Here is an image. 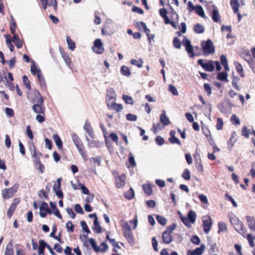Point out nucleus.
Instances as JSON below:
<instances>
[{
    "instance_id": "f257e3e1",
    "label": "nucleus",
    "mask_w": 255,
    "mask_h": 255,
    "mask_svg": "<svg viewBox=\"0 0 255 255\" xmlns=\"http://www.w3.org/2000/svg\"><path fill=\"white\" fill-rule=\"evenodd\" d=\"M229 218L232 225L234 226L235 230L241 235L245 234L243 229L244 224L235 215L231 214L229 215Z\"/></svg>"
},
{
    "instance_id": "f03ea898",
    "label": "nucleus",
    "mask_w": 255,
    "mask_h": 255,
    "mask_svg": "<svg viewBox=\"0 0 255 255\" xmlns=\"http://www.w3.org/2000/svg\"><path fill=\"white\" fill-rule=\"evenodd\" d=\"M34 95L37 98H38V97H39V99L37 101V103L34 104L32 106V109L35 113L39 114H44V109L42 107V105L44 102V99L40 95L39 92L37 90L35 91Z\"/></svg>"
},
{
    "instance_id": "7ed1b4c3",
    "label": "nucleus",
    "mask_w": 255,
    "mask_h": 255,
    "mask_svg": "<svg viewBox=\"0 0 255 255\" xmlns=\"http://www.w3.org/2000/svg\"><path fill=\"white\" fill-rule=\"evenodd\" d=\"M201 47L204 54L206 56L215 52V47L212 40L210 39L207 41H203L201 42Z\"/></svg>"
},
{
    "instance_id": "20e7f679",
    "label": "nucleus",
    "mask_w": 255,
    "mask_h": 255,
    "mask_svg": "<svg viewBox=\"0 0 255 255\" xmlns=\"http://www.w3.org/2000/svg\"><path fill=\"white\" fill-rule=\"evenodd\" d=\"M198 63L206 71L212 72L214 70V62L212 60H209L208 63H204L203 59L198 60Z\"/></svg>"
},
{
    "instance_id": "39448f33",
    "label": "nucleus",
    "mask_w": 255,
    "mask_h": 255,
    "mask_svg": "<svg viewBox=\"0 0 255 255\" xmlns=\"http://www.w3.org/2000/svg\"><path fill=\"white\" fill-rule=\"evenodd\" d=\"M106 101L107 106L116 102V93L113 88H109L107 92Z\"/></svg>"
},
{
    "instance_id": "423d86ee",
    "label": "nucleus",
    "mask_w": 255,
    "mask_h": 255,
    "mask_svg": "<svg viewBox=\"0 0 255 255\" xmlns=\"http://www.w3.org/2000/svg\"><path fill=\"white\" fill-rule=\"evenodd\" d=\"M18 188V184H15L10 188L5 189L2 194L5 198H8L12 196L13 194L16 192Z\"/></svg>"
},
{
    "instance_id": "0eeeda50",
    "label": "nucleus",
    "mask_w": 255,
    "mask_h": 255,
    "mask_svg": "<svg viewBox=\"0 0 255 255\" xmlns=\"http://www.w3.org/2000/svg\"><path fill=\"white\" fill-rule=\"evenodd\" d=\"M123 230L124 231V234L125 238L128 241V242H130L132 241V236L131 233L130 228L128 225V223H126L123 227Z\"/></svg>"
},
{
    "instance_id": "6e6552de",
    "label": "nucleus",
    "mask_w": 255,
    "mask_h": 255,
    "mask_svg": "<svg viewBox=\"0 0 255 255\" xmlns=\"http://www.w3.org/2000/svg\"><path fill=\"white\" fill-rule=\"evenodd\" d=\"M61 178H59L57 179V183L58 185L54 184L53 186V190L55 194L58 198L62 199L63 197V194L62 191L60 189Z\"/></svg>"
},
{
    "instance_id": "1a4fd4ad",
    "label": "nucleus",
    "mask_w": 255,
    "mask_h": 255,
    "mask_svg": "<svg viewBox=\"0 0 255 255\" xmlns=\"http://www.w3.org/2000/svg\"><path fill=\"white\" fill-rule=\"evenodd\" d=\"M212 226V220L210 217H208L207 219L203 220V227L204 232L208 234Z\"/></svg>"
},
{
    "instance_id": "9d476101",
    "label": "nucleus",
    "mask_w": 255,
    "mask_h": 255,
    "mask_svg": "<svg viewBox=\"0 0 255 255\" xmlns=\"http://www.w3.org/2000/svg\"><path fill=\"white\" fill-rule=\"evenodd\" d=\"M19 203V200L17 199H15L10 206L8 208L7 211V216L8 218H10L12 216L14 211H15L17 204Z\"/></svg>"
},
{
    "instance_id": "9b49d317",
    "label": "nucleus",
    "mask_w": 255,
    "mask_h": 255,
    "mask_svg": "<svg viewBox=\"0 0 255 255\" xmlns=\"http://www.w3.org/2000/svg\"><path fill=\"white\" fill-rule=\"evenodd\" d=\"M94 46L96 49L94 51L98 54H101L103 52L104 48L103 44L100 39H97L94 41Z\"/></svg>"
},
{
    "instance_id": "f8f14e48",
    "label": "nucleus",
    "mask_w": 255,
    "mask_h": 255,
    "mask_svg": "<svg viewBox=\"0 0 255 255\" xmlns=\"http://www.w3.org/2000/svg\"><path fill=\"white\" fill-rule=\"evenodd\" d=\"M175 131L171 130L169 132L170 137L169 138L168 140L172 144H177L179 145H181V142L175 136Z\"/></svg>"
},
{
    "instance_id": "ddd939ff",
    "label": "nucleus",
    "mask_w": 255,
    "mask_h": 255,
    "mask_svg": "<svg viewBox=\"0 0 255 255\" xmlns=\"http://www.w3.org/2000/svg\"><path fill=\"white\" fill-rule=\"evenodd\" d=\"M40 216L42 218L46 217L47 213V210L48 209V205L47 203L43 202L41 204L40 207Z\"/></svg>"
},
{
    "instance_id": "4468645a",
    "label": "nucleus",
    "mask_w": 255,
    "mask_h": 255,
    "mask_svg": "<svg viewBox=\"0 0 255 255\" xmlns=\"http://www.w3.org/2000/svg\"><path fill=\"white\" fill-rule=\"evenodd\" d=\"M162 241L165 244H169L172 241V237L171 234L169 233L168 231H164L162 233Z\"/></svg>"
},
{
    "instance_id": "2eb2a0df",
    "label": "nucleus",
    "mask_w": 255,
    "mask_h": 255,
    "mask_svg": "<svg viewBox=\"0 0 255 255\" xmlns=\"http://www.w3.org/2000/svg\"><path fill=\"white\" fill-rule=\"evenodd\" d=\"M84 129L88 134L90 137L93 138L94 137V131L92 128L91 125L90 123H88L87 121H86L85 124Z\"/></svg>"
},
{
    "instance_id": "dca6fc26",
    "label": "nucleus",
    "mask_w": 255,
    "mask_h": 255,
    "mask_svg": "<svg viewBox=\"0 0 255 255\" xmlns=\"http://www.w3.org/2000/svg\"><path fill=\"white\" fill-rule=\"evenodd\" d=\"M126 176L125 175L118 176L116 178V186L118 188H121L125 184Z\"/></svg>"
},
{
    "instance_id": "f3484780",
    "label": "nucleus",
    "mask_w": 255,
    "mask_h": 255,
    "mask_svg": "<svg viewBox=\"0 0 255 255\" xmlns=\"http://www.w3.org/2000/svg\"><path fill=\"white\" fill-rule=\"evenodd\" d=\"M71 137L76 148L79 147V148L80 149V146L83 145L80 138L76 133L74 132L71 133Z\"/></svg>"
},
{
    "instance_id": "a211bd4d",
    "label": "nucleus",
    "mask_w": 255,
    "mask_h": 255,
    "mask_svg": "<svg viewBox=\"0 0 255 255\" xmlns=\"http://www.w3.org/2000/svg\"><path fill=\"white\" fill-rule=\"evenodd\" d=\"M160 121L164 126L169 125L170 123L168 118L166 116V112L162 111V113L160 116Z\"/></svg>"
},
{
    "instance_id": "6ab92c4d",
    "label": "nucleus",
    "mask_w": 255,
    "mask_h": 255,
    "mask_svg": "<svg viewBox=\"0 0 255 255\" xmlns=\"http://www.w3.org/2000/svg\"><path fill=\"white\" fill-rule=\"evenodd\" d=\"M213 9L212 17L214 21L218 22L220 21V14L217 7L213 5Z\"/></svg>"
},
{
    "instance_id": "aec40b11",
    "label": "nucleus",
    "mask_w": 255,
    "mask_h": 255,
    "mask_svg": "<svg viewBox=\"0 0 255 255\" xmlns=\"http://www.w3.org/2000/svg\"><path fill=\"white\" fill-rule=\"evenodd\" d=\"M108 107L110 110H115L117 112H120L123 109V106L121 104H116L115 102L110 104Z\"/></svg>"
},
{
    "instance_id": "412c9836",
    "label": "nucleus",
    "mask_w": 255,
    "mask_h": 255,
    "mask_svg": "<svg viewBox=\"0 0 255 255\" xmlns=\"http://www.w3.org/2000/svg\"><path fill=\"white\" fill-rule=\"evenodd\" d=\"M246 220L248 222L249 227L250 229L255 231V221L254 217L247 216Z\"/></svg>"
},
{
    "instance_id": "4be33fe9",
    "label": "nucleus",
    "mask_w": 255,
    "mask_h": 255,
    "mask_svg": "<svg viewBox=\"0 0 255 255\" xmlns=\"http://www.w3.org/2000/svg\"><path fill=\"white\" fill-rule=\"evenodd\" d=\"M12 41L18 48H20L22 47V42L19 38L18 35L14 34Z\"/></svg>"
},
{
    "instance_id": "5701e85b",
    "label": "nucleus",
    "mask_w": 255,
    "mask_h": 255,
    "mask_svg": "<svg viewBox=\"0 0 255 255\" xmlns=\"http://www.w3.org/2000/svg\"><path fill=\"white\" fill-rule=\"evenodd\" d=\"M53 140L59 149L62 148V142L57 134L53 135Z\"/></svg>"
},
{
    "instance_id": "b1692460",
    "label": "nucleus",
    "mask_w": 255,
    "mask_h": 255,
    "mask_svg": "<svg viewBox=\"0 0 255 255\" xmlns=\"http://www.w3.org/2000/svg\"><path fill=\"white\" fill-rule=\"evenodd\" d=\"M92 229L95 230L97 233H101L102 232V227L98 220V218L95 219L94 221V227Z\"/></svg>"
},
{
    "instance_id": "393cba45",
    "label": "nucleus",
    "mask_w": 255,
    "mask_h": 255,
    "mask_svg": "<svg viewBox=\"0 0 255 255\" xmlns=\"http://www.w3.org/2000/svg\"><path fill=\"white\" fill-rule=\"evenodd\" d=\"M187 216H188L187 218H188L190 224L191 223L194 224L196 219V213L193 210H190L189 211Z\"/></svg>"
},
{
    "instance_id": "a878e982",
    "label": "nucleus",
    "mask_w": 255,
    "mask_h": 255,
    "mask_svg": "<svg viewBox=\"0 0 255 255\" xmlns=\"http://www.w3.org/2000/svg\"><path fill=\"white\" fill-rule=\"evenodd\" d=\"M59 50L65 63L69 66L70 65V60L69 55L67 53L64 52L63 50H62L60 48H59Z\"/></svg>"
},
{
    "instance_id": "bb28decb",
    "label": "nucleus",
    "mask_w": 255,
    "mask_h": 255,
    "mask_svg": "<svg viewBox=\"0 0 255 255\" xmlns=\"http://www.w3.org/2000/svg\"><path fill=\"white\" fill-rule=\"evenodd\" d=\"M14 251L13 250L12 244L9 242L6 247L4 255H13Z\"/></svg>"
},
{
    "instance_id": "cd10ccee",
    "label": "nucleus",
    "mask_w": 255,
    "mask_h": 255,
    "mask_svg": "<svg viewBox=\"0 0 255 255\" xmlns=\"http://www.w3.org/2000/svg\"><path fill=\"white\" fill-rule=\"evenodd\" d=\"M231 5L233 8L234 13H236L239 11V2L238 0H231Z\"/></svg>"
},
{
    "instance_id": "c85d7f7f",
    "label": "nucleus",
    "mask_w": 255,
    "mask_h": 255,
    "mask_svg": "<svg viewBox=\"0 0 255 255\" xmlns=\"http://www.w3.org/2000/svg\"><path fill=\"white\" fill-rule=\"evenodd\" d=\"M41 2H44L48 4V6H53L56 11L57 10L58 4L56 0H40Z\"/></svg>"
},
{
    "instance_id": "c756f323",
    "label": "nucleus",
    "mask_w": 255,
    "mask_h": 255,
    "mask_svg": "<svg viewBox=\"0 0 255 255\" xmlns=\"http://www.w3.org/2000/svg\"><path fill=\"white\" fill-rule=\"evenodd\" d=\"M204 29V26L200 23L196 24L194 27V31L197 33H203Z\"/></svg>"
},
{
    "instance_id": "7c9ffc66",
    "label": "nucleus",
    "mask_w": 255,
    "mask_h": 255,
    "mask_svg": "<svg viewBox=\"0 0 255 255\" xmlns=\"http://www.w3.org/2000/svg\"><path fill=\"white\" fill-rule=\"evenodd\" d=\"M143 63V61L141 59H131L130 60V63L132 65H135L139 68L142 67V64Z\"/></svg>"
},
{
    "instance_id": "2f4dec72",
    "label": "nucleus",
    "mask_w": 255,
    "mask_h": 255,
    "mask_svg": "<svg viewBox=\"0 0 255 255\" xmlns=\"http://www.w3.org/2000/svg\"><path fill=\"white\" fill-rule=\"evenodd\" d=\"M195 11L199 16L205 18V14L202 7L201 5H197L195 8Z\"/></svg>"
},
{
    "instance_id": "473e14b6",
    "label": "nucleus",
    "mask_w": 255,
    "mask_h": 255,
    "mask_svg": "<svg viewBox=\"0 0 255 255\" xmlns=\"http://www.w3.org/2000/svg\"><path fill=\"white\" fill-rule=\"evenodd\" d=\"M240 81V78L237 76H234L233 77V80H232V86L233 87L235 88L237 90H240V87L238 84V83Z\"/></svg>"
},
{
    "instance_id": "72a5a7b5",
    "label": "nucleus",
    "mask_w": 255,
    "mask_h": 255,
    "mask_svg": "<svg viewBox=\"0 0 255 255\" xmlns=\"http://www.w3.org/2000/svg\"><path fill=\"white\" fill-rule=\"evenodd\" d=\"M139 25H141V27L143 29L146 35H148L150 32V30L147 28L146 24L142 21L136 22L135 26L136 27H139Z\"/></svg>"
},
{
    "instance_id": "f704fd0d",
    "label": "nucleus",
    "mask_w": 255,
    "mask_h": 255,
    "mask_svg": "<svg viewBox=\"0 0 255 255\" xmlns=\"http://www.w3.org/2000/svg\"><path fill=\"white\" fill-rule=\"evenodd\" d=\"M228 74L227 72H220L217 76V78L222 81H228Z\"/></svg>"
},
{
    "instance_id": "c9c22d12",
    "label": "nucleus",
    "mask_w": 255,
    "mask_h": 255,
    "mask_svg": "<svg viewBox=\"0 0 255 255\" xmlns=\"http://www.w3.org/2000/svg\"><path fill=\"white\" fill-rule=\"evenodd\" d=\"M109 242L113 246L114 252L118 253L119 252V250H121V247L119 246L118 243L116 242L115 239H109Z\"/></svg>"
},
{
    "instance_id": "e433bc0d",
    "label": "nucleus",
    "mask_w": 255,
    "mask_h": 255,
    "mask_svg": "<svg viewBox=\"0 0 255 255\" xmlns=\"http://www.w3.org/2000/svg\"><path fill=\"white\" fill-rule=\"evenodd\" d=\"M134 195V191L132 188H130L129 190L125 192L124 196L126 198L130 200L133 198Z\"/></svg>"
},
{
    "instance_id": "4c0bfd02",
    "label": "nucleus",
    "mask_w": 255,
    "mask_h": 255,
    "mask_svg": "<svg viewBox=\"0 0 255 255\" xmlns=\"http://www.w3.org/2000/svg\"><path fill=\"white\" fill-rule=\"evenodd\" d=\"M66 42L68 45L69 48L73 51L75 48V44L74 41L68 36L66 37Z\"/></svg>"
},
{
    "instance_id": "58836bf2",
    "label": "nucleus",
    "mask_w": 255,
    "mask_h": 255,
    "mask_svg": "<svg viewBox=\"0 0 255 255\" xmlns=\"http://www.w3.org/2000/svg\"><path fill=\"white\" fill-rule=\"evenodd\" d=\"M90 161L91 163L93 162L94 165L97 163L98 166H100L102 161V157L100 156H98L96 157H92L90 159Z\"/></svg>"
},
{
    "instance_id": "ea45409f",
    "label": "nucleus",
    "mask_w": 255,
    "mask_h": 255,
    "mask_svg": "<svg viewBox=\"0 0 255 255\" xmlns=\"http://www.w3.org/2000/svg\"><path fill=\"white\" fill-rule=\"evenodd\" d=\"M57 231V226L55 225H54L52 227V231L50 234V237L51 238H54V239L57 240L59 242L61 243V240L60 238H57V236L55 235V234L56 233Z\"/></svg>"
},
{
    "instance_id": "a19ab883",
    "label": "nucleus",
    "mask_w": 255,
    "mask_h": 255,
    "mask_svg": "<svg viewBox=\"0 0 255 255\" xmlns=\"http://www.w3.org/2000/svg\"><path fill=\"white\" fill-rule=\"evenodd\" d=\"M37 77L39 82L40 83L41 86L45 85V81L42 74H41V70H38V73L37 74Z\"/></svg>"
},
{
    "instance_id": "79ce46f5",
    "label": "nucleus",
    "mask_w": 255,
    "mask_h": 255,
    "mask_svg": "<svg viewBox=\"0 0 255 255\" xmlns=\"http://www.w3.org/2000/svg\"><path fill=\"white\" fill-rule=\"evenodd\" d=\"M205 249V246L204 244H202L200 247L196 248L193 250V252L195 253L196 255H201L202 254L204 249Z\"/></svg>"
},
{
    "instance_id": "37998d69",
    "label": "nucleus",
    "mask_w": 255,
    "mask_h": 255,
    "mask_svg": "<svg viewBox=\"0 0 255 255\" xmlns=\"http://www.w3.org/2000/svg\"><path fill=\"white\" fill-rule=\"evenodd\" d=\"M89 242L90 244L91 247L96 252H99V247L97 246L95 241L93 238H90L89 239Z\"/></svg>"
},
{
    "instance_id": "c03bdc74",
    "label": "nucleus",
    "mask_w": 255,
    "mask_h": 255,
    "mask_svg": "<svg viewBox=\"0 0 255 255\" xmlns=\"http://www.w3.org/2000/svg\"><path fill=\"white\" fill-rule=\"evenodd\" d=\"M121 72L123 75L126 76H128L130 75V71L129 69L126 66H123L121 67Z\"/></svg>"
},
{
    "instance_id": "a18cd8bd",
    "label": "nucleus",
    "mask_w": 255,
    "mask_h": 255,
    "mask_svg": "<svg viewBox=\"0 0 255 255\" xmlns=\"http://www.w3.org/2000/svg\"><path fill=\"white\" fill-rule=\"evenodd\" d=\"M123 99L124 100L126 103L130 105H133L134 101L132 98L131 96L124 95L123 96Z\"/></svg>"
},
{
    "instance_id": "49530a36",
    "label": "nucleus",
    "mask_w": 255,
    "mask_h": 255,
    "mask_svg": "<svg viewBox=\"0 0 255 255\" xmlns=\"http://www.w3.org/2000/svg\"><path fill=\"white\" fill-rule=\"evenodd\" d=\"M32 157L34 158V164L35 166V167L38 166V164L41 163L40 159L39 156L37 155V153L36 152L35 149H34V153L32 155Z\"/></svg>"
},
{
    "instance_id": "de8ad7c7",
    "label": "nucleus",
    "mask_w": 255,
    "mask_h": 255,
    "mask_svg": "<svg viewBox=\"0 0 255 255\" xmlns=\"http://www.w3.org/2000/svg\"><path fill=\"white\" fill-rule=\"evenodd\" d=\"M156 220L157 222L161 225L164 226L166 224L167 220L163 216L161 215L156 216Z\"/></svg>"
},
{
    "instance_id": "09e8293b",
    "label": "nucleus",
    "mask_w": 255,
    "mask_h": 255,
    "mask_svg": "<svg viewBox=\"0 0 255 255\" xmlns=\"http://www.w3.org/2000/svg\"><path fill=\"white\" fill-rule=\"evenodd\" d=\"M142 188L144 192L147 195H149L152 193V189L149 185L144 184L142 185Z\"/></svg>"
},
{
    "instance_id": "8fccbe9b",
    "label": "nucleus",
    "mask_w": 255,
    "mask_h": 255,
    "mask_svg": "<svg viewBox=\"0 0 255 255\" xmlns=\"http://www.w3.org/2000/svg\"><path fill=\"white\" fill-rule=\"evenodd\" d=\"M38 70H40L39 68H38L36 66L34 62L32 61V63L30 67V71L32 74L35 75L38 73Z\"/></svg>"
},
{
    "instance_id": "3c124183",
    "label": "nucleus",
    "mask_w": 255,
    "mask_h": 255,
    "mask_svg": "<svg viewBox=\"0 0 255 255\" xmlns=\"http://www.w3.org/2000/svg\"><path fill=\"white\" fill-rule=\"evenodd\" d=\"M173 46L177 49H180L181 46V42L177 37H174L173 40Z\"/></svg>"
},
{
    "instance_id": "603ef678",
    "label": "nucleus",
    "mask_w": 255,
    "mask_h": 255,
    "mask_svg": "<svg viewBox=\"0 0 255 255\" xmlns=\"http://www.w3.org/2000/svg\"><path fill=\"white\" fill-rule=\"evenodd\" d=\"M182 177L185 180H189L190 179V172L188 169H185L184 170Z\"/></svg>"
},
{
    "instance_id": "864d4df0",
    "label": "nucleus",
    "mask_w": 255,
    "mask_h": 255,
    "mask_svg": "<svg viewBox=\"0 0 255 255\" xmlns=\"http://www.w3.org/2000/svg\"><path fill=\"white\" fill-rule=\"evenodd\" d=\"M22 80H23V84L25 86V87L27 89H30L31 86H30V81L28 80L27 76L25 75L23 76Z\"/></svg>"
},
{
    "instance_id": "5fc2aeb1",
    "label": "nucleus",
    "mask_w": 255,
    "mask_h": 255,
    "mask_svg": "<svg viewBox=\"0 0 255 255\" xmlns=\"http://www.w3.org/2000/svg\"><path fill=\"white\" fill-rule=\"evenodd\" d=\"M218 233H220L221 232L225 231L227 230V226L225 223L224 222H219L218 223Z\"/></svg>"
},
{
    "instance_id": "6e6d98bb",
    "label": "nucleus",
    "mask_w": 255,
    "mask_h": 255,
    "mask_svg": "<svg viewBox=\"0 0 255 255\" xmlns=\"http://www.w3.org/2000/svg\"><path fill=\"white\" fill-rule=\"evenodd\" d=\"M66 227L67 228V231L68 232H73L74 231V225L72 224V222L69 221L66 225Z\"/></svg>"
},
{
    "instance_id": "4d7b16f0",
    "label": "nucleus",
    "mask_w": 255,
    "mask_h": 255,
    "mask_svg": "<svg viewBox=\"0 0 255 255\" xmlns=\"http://www.w3.org/2000/svg\"><path fill=\"white\" fill-rule=\"evenodd\" d=\"M204 88L208 96L210 95L212 93V87L208 83H205L204 85Z\"/></svg>"
},
{
    "instance_id": "13d9d810",
    "label": "nucleus",
    "mask_w": 255,
    "mask_h": 255,
    "mask_svg": "<svg viewBox=\"0 0 255 255\" xmlns=\"http://www.w3.org/2000/svg\"><path fill=\"white\" fill-rule=\"evenodd\" d=\"M126 119L128 121L134 122L137 120V116L131 114H128L126 115Z\"/></svg>"
},
{
    "instance_id": "bf43d9fd",
    "label": "nucleus",
    "mask_w": 255,
    "mask_h": 255,
    "mask_svg": "<svg viewBox=\"0 0 255 255\" xmlns=\"http://www.w3.org/2000/svg\"><path fill=\"white\" fill-rule=\"evenodd\" d=\"M255 239V237H253L251 234H248L247 239L248 240L249 245L251 247H253L254 246V240Z\"/></svg>"
},
{
    "instance_id": "052dcab7",
    "label": "nucleus",
    "mask_w": 255,
    "mask_h": 255,
    "mask_svg": "<svg viewBox=\"0 0 255 255\" xmlns=\"http://www.w3.org/2000/svg\"><path fill=\"white\" fill-rule=\"evenodd\" d=\"M185 49L187 53L190 54V57L193 58L195 56V54L194 53L193 48L192 45L186 47Z\"/></svg>"
},
{
    "instance_id": "680f3d73",
    "label": "nucleus",
    "mask_w": 255,
    "mask_h": 255,
    "mask_svg": "<svg viewBox=\"0 0 255 255\" xmlns=\"http://www.w3.org/2000/svg\"><path fill=\"white\" fill-rule=\"evenodd\" d=\"M231 121L235 125H240V119L235 115L232 116L231 118Z\"/></svg>"
},
{
    "instance_id": "e2e57ef3",
    "label": "nucleus",
    "mask_w": 255,
    "mask_h": 255,
    "mask_svg": "<svg viewBox=\"0 0 255 255\" xmlns=\"http://www.w3.org/2000/svg\"><path fill=\"white\" fill-rule=\"evenodd\" d=\"M225 197L226 198V199L231 201L232 203V204H233V206L235 207H237V203H236V202H235V201L234 200V199L232 198V196H231L230 195H229L228 193H226L225 194Z\"/></svg>"
},
{
    "instance_id": "0e129e2a",
    "label": "nucleus",
    "mask_w": 255,
    "mask_h": 255,
    "mask_svg": "<svg viewBox=\"0 0 255 255\" xmlns=\"http://www.w3.org/2000/svg\"><path fill=\"white\" fill-rule=\"evenodd\" d=\"M169 90L173 95L176 96L178 95L177 89L172 85H170L169 86Z\"/></svg>"
},
{
    "instance_id": "69168bd1",
    "label": "nucleus",
    "mask_w": 255,
    "mask_h": 255,
    "mask_svg": "<svg viewBox=\"0 0 255 255\" xmlns=\"http://www.w3.org/2000/svg\"><path fill=\"white\" fill-rule=\"evenodd\" d=\"M223 125V122L221 118H217V123L216 125V128L217 130H221L222 128Z\"/></svg>"
},
{
    "instance_id": "338daca9",
    "label": "nucleus",
    "mask_w": 255,
    "mask_h": 255,
    "mask_svg": "<svg viewBox=\"0 0 255 255\" xmlns=\"http://www.w3.org/2000/svg\"><path fill=\"white\" fill-rule=\"evenodd\" d=\"M202 129L204 135L208 138L209 136H211L210 131L206 126H204L202 127Z\"/></svg>"
},
{
    "instance_id": "774afa93",
    "label": "nucleus",
    "mask_w": 255,
    "mask_h": 255,
    "mask_svg": "<svg viewBox=\"0 0 255 255\" xmlns=\"http://www.w3.org/2000/svg\"><path fill=\"white\" fill-rule=\"evenodd\" d=\"M191 242L193 244H194L196 245H198L200 243V239L197 235H194V236H193L191 238Z\"/></svg>"
}]
</instances>
